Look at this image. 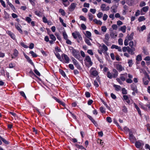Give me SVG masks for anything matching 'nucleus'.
<instances>
[{"label": "nucleus", "mask_w": 150, "mask_h": 150, "mask_svg": "<svg viewBox=\"0 0 150 150\" xmlns=\"http://www.w3.org/2000/svg\"><path fill=\"white\" fill-rule=\"evenodd\" d=\"M76 4L75 3H73L71 4L69 8V9L70 11H73L76 7Z\"/></svg>", "instance_id": "obj_4"}, {"label": "nucleus", "mask_w": 150, "mask_h": 150, "mask_svg": "<svg viewBox=\"0 0 150 150\" xmlns=\"http://www.w3.org/2000/svg\"><path fill=\"white\" fill-rule=\"evenodd\" d=\"M145 20V18L144 16H141L138 19V21L140 22L143 21Z\"/></svg>", "instance_id": "obj_41"}, {"label": "nucleus", "mask_w": 150, "mask_h": 150, "mask_svg": "<svg viewBox=\"0 0 150 150\" xmlns=\"http://www.w3.org/2000/svg\"><path fill=\"white\" fill-rule=\"evenodd\" d=\"M55 55L57 57V58L60 61H62V57L61 58L60 54L59 53H57L55 54Z\"/></svg>", "instance_id": "obj_37"}, {"label": "nucleus", "mask_w": 150, "mask_h": 150, "mask_svg": "<svg viewBox=\"0 0 150 150\" xmlns=\"http://www.w3.org/2000/svg\"><path fill=\"white\" fill-rule=\"evenodd\" d=\"M29 53L33 57H38V55L33 51H30Z\"/></svg>", "instance_id": "obj_31"}, {"label": "nucleus", "mask_w": 150, "mask_h": 150, "mask_svg": "<svg viewBox=\"0 0 150 150\" xmlns=\"http://www.w3.org/2000/svg\"><path fill=\"white\" fill-rule=\"evenodd\" d=\"M34 72L35 73V74L38 76H40V73L36 69H34Z\"/></svg>", "instance_id": "obj_57"}, {"label": "nucleus", "mask_w": 150, "mask_h": 150, "mask_svg": "<svg viewBox=\"0 0 150 150\" xmlns=\"http://www.w3.org/2000/svg\"><path fill=\"white\" fill-rule=\"evenodd\" d=\"M129 47V46L127 47H123L122 48V51L123 52H125L127 51L128 48Z\"/></svg>", "instance_id": "obj_63"}, {"label": "nucleus", "mask_w": 150, "mask_h": 150, "mask_svg": "<svg viewBox=\"0 0 150 150\" xmlns=\"http://www.w3.org/2000/svg\"><path fill=\"white\" fill-rule=\"evenodd\" d=\"M142 60V57L141 55H138L137 56L136 58V60L138 61H141Z\"/></svg>", "instance_id": "obj_53"}, {"label": "nucleus", "mask_w": 150, "mask_h": 150, "mask_svg": "<svg viewBox=\"0 0 150 150\" xmlns=\"http://www.w3.org/2000/svg\"><path fill=\"white\" fill-rule=\"evenodd\" d=\"M135 48H130L129 47L128 48L127 52L129 53L132 55L134 54V51H135Z\"/></svg>", "instance_id": "obj_7"}, {"label": "nucleus", "mask_w": 150, "mask_h": 150, "mask_svg": "<svg viewBox=\"0 0 150 150\" xmlns=\"http://www.w3.org/2000/svg\"><path fill=\"white\" fill-rule=\"evenodd\" d=\"M146 5V3L144 1H141L139 4V6L141 7H143Z\"/></svg>", "instance_id": "obj_61"}, {"label": "nucleus", "mask_w": 150, "mask_h": 150, "mask_svg": "<svg viewBox=\"0 0 150 150\" xmlns=\"http://www.w3.org/2000/svg\"><path fill=\"white\" fill-rule=\"evenodd\" d=\"M127 73L124 74H121L120 78L121 80L124 81L125 80L126 78L127 77Z\"/></svg>", "instance_id": "obj_10"}, {"label": "nucleus", "mask_w": 150, "mask_h": 150, "mask_svg": "<svg viewBox=\"0 0 150 150\" xmlns=\"http://www.w3.org/2000/svg\"><path fill=\"white\" fill-rule=\"evenodd\" d=\"M8 4L13 11H14L16 9L15 7L10 2H8Z\"/></svg>", "instance_id": "obj_40"}, {"label": "nucleus", "mask_w": 150, "mask_h": 150, "mask_svg": "<svg viewBox=\"0 0 150 150\" xmlns=\"http://www.w3.org/2000/svg\"><path fill=\"white\" fill-rule=\"evenodd\" d=\"M100 112L103 113H105V109L103 107H101L100 108Z\"/></svg>", "instance_id": "obj_54"}, {"label": "nucleus", "mask_w": 150, "mask_h": 150, "mask_svg": "<svg viewBox=\"0 0 150 150\" xmlns=\"http://www.w3.org/2000/svg\"><path fill=\"white\" fill-rule=\"evenodd\" d=\"M50 38L53 41H55L56 40V38L53 34H50Z\"/></svg>", "instance_id": "obj_39"}, {"label": "nucleus", "mask_w": 150, "mask_h": 150, "mask_svg": "<svg viewBox=\"0 0 150 150\" xmlns=\"http://www.w3.org/2000/svg\"><path fill=\"white\" fill-rule=\"evenodd\" d=\"M28 62L30 63L32 65H34L33 63L32 62V60L28 56H26V58Z\"/></svg>", "instance_id": "obj_30"}, {"label": "nucleus", "mask_w": 150, "mask_h": 150, "mask_svg": "<svg viewBox=\"0 0 150 150\" xmlns=\"http://www.w3.org/2000/svg\"><path fill=\"white\" fill-rule=\"evenodd\" d=\"M122 93L123 94H126L127 93V91L125 88H123L122 89Z\"/></svg>", "instance_id": "obj_52"}, {"label": "nucleus", "mask_w": 150, "mask_h": 150, "mask_svg": "<svg viewBox=\"0 0 150 150\" xmlns=\"http://www.w3.org/2000/svg\"><path fill=\"white\" fill-rule=\"evenodd\" d=\"M106 119L107 121L109 123H111L112 121L111 118L109 117H107Z\"/></svg>", "instance_id": "obj_58"}, {"label": "nucleus", "mask_w": 150, "mask_h": 150, "mask_svg": "<svg viewBox=\"0 0 150 150\" xmlns=\"http://www.w3.org/2000/svg\"><path fill=\"white\" fill-rule=\"evenodd\" d=\"M112 29H111L113 30H117V29L118 27L117 25L116 24H113L112 25Z\"/></svg>", "instance_id": "obj_45"}, {"label": "nucleus", "mask_w": 150, "mask_h": 150, "mask_svg": "<svg viewBox=\"0 0 150 150\" xmlns=\"http://www.w3.org/2000/svg\"><path fill=\"white\" fill-rule=\"evenodd\" d=\"M25 20L28 23H30V22H31L32 21L31 18L28 17H25Z\"/></svg>", "instance_id": "obj_47"}, {"label": "nucleus", "mask_w": 150, "mask_h": 150, "mask_svg": "<svg viewBox=\"0 0 150 150\" xmlns=\"http://www.w3.org/2000/svg\"><path fill=\"white\" fill-rule=\"evenodd\" d=\"M100 8L102 11H108L110 10V8L109 6H106L105 4H102L100 6Z\"/></svg>", "instance_id": "obj_3"}, {"label": "nucleus", "mask_w": 150, "mask_h": 150, "mask_svg": "<svg viewBox=\"0 0 150 150\" xmlns=\"http://www.w3.org/2000/svg\"><path fill=\"white\" fill-rule=\"evenodd\" d=\"M4 18L6 20H8L9 18V14L5 11H4Z\"/></svg>", "instance_id": "obj_19"}, {"label": "nucleus", "mask_w": 150, "mask_h": 150, "mask_svg": "<svg viewBox=\"0 0 150 150\" xmlns=\"http://www.w3.org/2000/svg\"><path fill=\"white\" fill-rule=\"evenodd\" d=\"M112 71L113 72V73L112 74L113 78H116L118 76V72L117 71L116 69H112Z\"/></svg>", "instance_id": "obj_13"}, {"label": "nucleus", "mask_w": 150, "mask_h": 150, "mask_svg": "<svg viewBox=\"0 0 150 150\" xmlns=\"http://www.w3.org/2000/svg\"><path fill=\"white\" fill-rule=\"evenodd\" d=\"M129 136V139L132 142H134L135 139V137L133 134H131V135Z\"/></svg>", "instance_id": "obj_26"}, {"label": "nucleus", "mask_w": 150, "mask_h": 150, "mask_svg": "<svg viewBox=\"0 0 150 150\" xmlns=\"http://www.w3.org/2000/svg\"><path fill=\"white\" fill-rule=\"evenodd\" d=\"M110 38V36L108 34H106L105 35V39L104 40H106L107 41L109 40Z\"/></svg>", "instance_id": "obj_46"}, {"label": "nucleus", "mask_w": 150, "mask_h": 150, "mask_svg": "<svg viewBox=\"0 0 150 150\" xmlns=\"http://www.w3.org/2000/svg\"><path fill=\"white\" fill-rule=\"evenodd\" d=\"M98 74V72L96 70H93L92 71L91 74L94 76H97Z\"/></svg>", "instance_id": "obj_34"}, {"label": "nucleus", "mask_w": 150, "mask_h": 150, "mask_svg": "<svg viewBox=\"0 0 150 150\" xmlns=\"http://www.w3.org/2000/svg\"><path fill=\"white\" fill-rule=\"evenodd\" d=\"M59 13H61V15L63 16H65L66 14V13L64 10L62 8L59 9Z\"/></svg>", "instance_id": "obj_27"}, {"label": "nucleus", "mask_w": 150, "mask_h": 150, "mask_svg": "<svg viewBox=\"0 0 150 150\" xmlns=\"http://www.w3.org/2000/svg\"><path fill=\"white\" fill-rule=\"evenodd\" d=\"M134 105L135 107L137 109V111L138 113L140 116H141V112L139 108L138 107L137 105L135 103H134Z\"/></svg>", "instance_id": "obj_18"}, {"label": "nucleus", "mask_w": 150, "mask_h": 150, "mask_svg": "<svg viewBox=\"0 0 150 150\" xmlns=\"http://www.w3.org/2000/svg\"><path fill=\"white\" fill-rule=\"evenodd\" d=\"M113 86L115 88V90L117 91H118L121 90V87L120 86L114 84Z\"/></svg>", "instance_id": "obj_21"}, {"label": "nucleus", "mask_w": 150, "mask_h": 150, "mask_svg": "<svg viewBox=\"0 0 150 150\" xmlns=\"http://www.w3.org/2000/svg\"><path fill=\"white\" fill-rule=\"evenodd\" d=\"M144 145V144L142 143V141H137L135 143V146L138 148H140L141 146Z\"/></svg>", "instance_id": "obj_5"}, {"label": "nucleus", "mask_w": 150, "mask_h": 150, "mask_svg": "<svg viewBox=\"0 0 150 150\" xmlns=\"http://www.w3.org/2000/svg\"><path fill=\"white\" fill-rule=\"evenodd\" d=\"M94 22L96 24L100 25H101L102 24V22L100 21H98L96 19H95L93 20Z\"/></svg>", "instance_id": "obj_20"}, {"label": "nucleus", "mask_w": 150, "mask_h": 150, "mask_svg": "<svg viewBox=\"0 0 150 150\" xmlns=\"http://www.w3.org/2000/svg\"><path fill=\"white\" fill-rule=\"evenodd\" d=\"M84 40L85 42L87 45L90 46H91L92 45V44L90 42L89 39L86 38H85Z\"/></svg>", "instance_id": "obj_24"}, {"label": "nucleus", "mask_w": 150, "mask_h": 150, "mask_svg": "<svg viewBox=\"0 0 150 150\" xmlns=\"http://www.w3.org/2000/svg\"><path fill=\"white\" fill-rule=\"evenodd\" d=\"M143 81L145 85H147L149 83V81L146 80V77H144L143 78Z\"/></svg>", "instance_id": "obj_25"}, {"label": "nucleus", "mask_w": 150, "mask_h": 150, "mask_svg": "<svg viewBox=\"0 0 150 150\" xmlns=\"http://www.w3.org/2000/svg\"><path fill=\"white\" fill-rule=\"evenodd\" d=\"M129 40H128L126 38L124 41V44L125 46H127L128 44V42Z\"/></svg>", "instance_id": "obj_62"}, {"label": "nucleus", "mask_w": 150, "mask_h": 150, "mask_svg": "<svg viewBox=\"0 0 150 150\" xmlns=\"http://www.w3.org/2000/svg\"><path fill=\"white\" fill-rule=\"evenodd\" d=\"M88 16L90 20L92 21L93 18V16L91 13H89L88 14Z\"/></svg>", "instance_id": "obj_56"}, {"label": "nucleus", "mask_w": 150, "mask_h": 150, "mask_svg": "<svg viewBox=\"0 0 150 150\" xmlns=\"http://www.w3.org/2000/svg\"><path fill=\"white\" fill-rule=\"evenodd\" d=\"M78 38H79V39L77 40V41L78 43H79L80 40L81 41L82 40V37L80 34H79V35H78Z\"/></svg>", "instance_id": "obj_50"}, {"label": "nucleus", "mask_w": 150, "mask_h": 150, "mask_svg": "<svg viewBox=\"0 0 150 150\" xmlns=\"http://www.w3.org/2000/svg\"><path fill=\"white\" fill-rule=\"evenodd\" d=\"M59 71L61 75L64 77L66 76V75L64 72L61 69H59Z\"/></svg>", "instance_id": "obj_44"}, {"label": "nucleus", "mask_w": 150, "mask_h": 150, "mask_svg": "<svg viewBox=\"0 0 150 150\" xmlns=\"http://www.w3.org/2000/svg\"><path fill=\"white\" fill-rule=\"evenodd\" d=\"M63 35L64 39L66 40L68 39V36L65 31H64L62 33Z\"/></svg>", "instance_id": "obj_35"}, {"label": "nucleus", "mask_w": 150, "mask_h": 150, "mask_svg": "<svg viewBox=\"0 0 150 150\" xmlns=\"http://www.w3.org/2000/svg\"><path fill=\"white\" fill-rule=\"evenodd\" d=\"M103 50L105 51H106L108 50V48L104 44H103L102 46Z\"/></svg>", "instance_id": "obj_48"}, {"label": "nucleus", "mask_w": 150, "mask_h": 150, "mask_svg": "<svg viewBox=\"0 0 150 150\" xmlns=\"http://www.w3.org/2000/svg\"><path fill=\"white\" fill-rule=\"evenodd\" d=\"M126 38L129 40H131L133 39V38L131 37L130 35H128Z\"/></svg>", "instance_id": "obj_64"}, {"label": "nucleus", "mask_w": 150, "mask_h": 150, "mask_svg": "<svg viewBox=\"0 0 150 150\" xmlns=\"http://www.w3.org/2000/svg\"><path fill=\"white\" fill-rule=\"evenodd\" d=\"M20 25L19 23L15 24V27L16 29L19 31L21 34L23 33V31L20 28Z\"/></svg>", "instance_id": "obj_14"}, {"label": "nucleus", "mask_w": 150, "mask_h": 150, "mask_svg": "<svg viewBox=\"0 0 150 150\" xmlns=\"http://www.w3.org/2000/svg\"><path fill=\"white\" fill-rule=\"evenodd\" d=\"M129 66V67H131L133 63L132 62V59L129 60L128 62Z\"/></svg>", "instance_id": "obj_49"}, {"label": "nucleus", "mask_w": 150, "mask_h": 150, "mask_svg": "<svg viewBox=\"0 0 150 150\" xmlns=\"http://www.w3.org/2000/svg\"><path fill=\"white\" fill-rule=\"evenodd\" d=\"M86 62L89 63L90 66H91L93 64V62H91L90 57L89 56H87L85 59Z\"/></svg>", "instance_id": "obj_9"}, {"label": "nucleus", "mask_w": 150, "mask_h": 150, "mask_svg": "<svg viewBox=\"0 0 150 150\" xmlns=\"http://www.w3.org/2000/svg\"><path fill=\"white\" fill-rule=\"evenodd\" d=\"M62 1L64 2H67V3H64L63 4L65 6H68L70 4L69 2L68 1V0H62Z\"/></svg>", "instance_id": "obj_29"}, {"label": "nucleus", "mask_w": 150, "mask_h": 150, "mask_svg": "<svg viewBox=\"0 0 150 150\" xmlns=\"http://www.w3.org/2000/svg\"><path fill=\"white\" fill-rule=\"evenodd\" d=\"M7 34L11 38L13 39L14 40L15 39V37L13 33H12L11 31H8L6 32Z\"/></svg>", "instance_id": "obj_15"}, {"label": "nucleus", "mask_w": 150, "mask_h": 150, "mask_svg": "<svg viewBox=\"0 0 150 150\" xmlns=\"http://www.w3.org/2000/svg\"><path fill=\"white\" fill-rule=\"evenodd\" d=\"M71 59H72L74 65H75L76 64L78 63V62H77V60L74 57H72L71 58Z\"/></svg>", "instance_id": "obj_59"}, {"label": "nucleus", "mask_w": 150, "mask_h": 150, "mask_svg": "<svg viewBox=\"0 0 150 150\" xmlns=\"http://www.w3.org/2000/svg\"><path fill=\"white\" fill-rule=\"evenodd\" d=\"M116 68L119 71H121L124 70V68L122 67L121 65L119 64L116 65Z\"/></svg>", "instance_id": "obj_12"}, {"label": "nucleus", "mask_w": 150, "mask_h": 150, "mask_svg": "<svg viewBox=\"0 0 150 150\" xmlns=\"http://www.w3.org/2000/svg\"><path fill=\"white\" fill-rule=\"evenodd\" d=\"M101 101L102 102V103L104 104V105L106 107L110 110H110V108L108 106L107 104L103 100H101Z\"/></svg>", "instance_id": "obj_42"}, {"label": "nucleus", "mask_w": 150, "mask_h": 150, "mask_svg": "<svg viewBox=\"0 0 150 150\" xmlns=\"http://www.w3.org/2000/svg\"><path fill=\"white\" fill-rule=\"evenodd\" d=\"M126 3L128 5L131 6L132 5L133 1L132 0H127Z\"/></svg>", "instance_id": "obj_36"}, {"label": "nucleus", "mask_w": 150, "mask_h": 150, "mask_svg": "<svg viewBox=\"0 0 150 150\" xmlns=\"http://www.w3.org/2000/svg\"><path fill=\"white\" fill-rule=\"evenodd\" d=\"M18 50L16 49H15L13 51V55L15 57H16L18 56Z\"/></svg>", "instance_id": "obj_38"}, {"label": "nucleus", "mask_w": 150, "mask_h": 150, "mask_svg": "<svg viewBox=\"0 0 150 150\" xmlns=\"http://www.w3.org/2000/svg\"><path fill=\"white\" fill-rule=\"evenodd\" d=\"M86 36L90 40H92V39L90 38L91 36V33L88 31H86Z\"/></svg>", "instance_id": "obj_17"}, {"label": "nucleus", "mask_w": 150, "mask_h": 150, "mask_svg": "<svg viewBox=\"0 0 150 150\" xmlns=\"http://www.w3.org/2000/svg\"><path fill=\"white\" fill-rule=\"evenodd\" d=\"M107 76L110 79H111L112 78H113V75L110 71H108L107 72Z\"/></svg>", "instance_id": "obj_33"}, {"label": "nucleus", "mask_w": 150, "mask_h": 150, "mask_svg": "<svg viewBox=\"0 0 150 150\" xmlns=\"http://www.w3.org/2000/svg\"><path fill=\"white\" fill-rule=\"evenodd\" d=\"M59 20L60 22L62 23V25L64 27H66V25L65 23L64 22L63 20L62 19L61 17L59 18Z\"/></svg>", "instance_id": "obj_43"}, {"label": "nucleus", "mask_w": 150, "mask_h": 150, "mask_svg": "<svg viewBox=\"0 0 150 150\" xmlns=\"http://www.w3.org/2000/svg\"><path fill=\"white\" fill-rule=\"evenodd\" d=\"M110 35L111 38H115L117 36V35L115 34L113 30H112L111 28L110 29Z\"/></svg>", "instance_id": "obj_11"}, {"label": "nucleus", "mask_w": 150, "mask_h": 150, "mask_svg": "<svg viewBox=\"0 0 150 150\" xmlns=\"http://www.w3.org/2000/svg\"><path fill=\"white\" fill-rule=\"evenodd\" d=\"M69 49L71 51L73 56L76 59H79L81 57L79 51L71 46L69 47Z\"/></svg>", "instance_id": "obj_1"}, {"label": "nucleus", "mask_w": 150, "mask_h": 150, "mask_svg": "<svg viewBox=\"0 0 150 150\" xmlns=\"http://www.w3.org/2000/svg\"><path fill=\"white\" fill-rule=\"evenodd\" d=\"M131 87L132 90L133 91H134L137 93H138V91L137 88V86L134 83H132L131 85Z\"/></svg>", "instance_id": "obj_6"}, {"label": "nucleus", "mask_w": 150, "mask_h": 150, "mask_svg": "<svg viewBox=\"0 0 150 150\" xmlns=\"http://www.w3.org/2000/svg\"><path fill=\"white\" fill-rule=\"evenodd\" d=\"M80 33L78 32H75L72 33V35L74 39H76L78 37V35Z\"/></svg>", "instance_id": "obj_16"}, {"label": "nucleus", "mask_w": 150, "mask_h": 150, "mask_svg": "<svg viewBox=\"0 0 150 150\" xmlns=\"http://www.w3.org/2000/svg\"><path fill=\"white\" fill-rule=\"evenodd\" d=\"M61 56L62 59L65 60V63H69L70 60V59L66 54H63Z\"/></svg>", "instance_id": "obj_2"}, {"label": "nucleus", "mask_w": 150, "mask_h": 150, "mask_svg": "<svg viewBox=\"0 0 150 150\" xmlns=\"http://www.w3.org/2000/svg\"><path fill=\"white\" fill-rule=\"evenodd\" d=\"M118 43L120 45H123V40L121 38H119L118 40Z\"/></svg>", "instance_id": "obj_60"}, {"label": "nucleus", "mask_w": 150, "mask_h": 150, "mask_svg": "<svg viewBox=\"0 0 150 150\" xmlns=\"http://www.w3.org/2000/svg\"><path fill=\"white\" fill-rule=\"evenodd\" d=\"M126 27L125 25H124L122 26H121L120 28V30L122 31V32L124 33L125 32L126 30Z\"/></svg>", "instance_id": "obj_28"}, {"label": "nucleus", "mask_w": 150, "mask_h": 150, "mask_svg": "<svg viewBox=\"0 0 150 150\" xmlns=\"http://www.w3.org/2000/svg\"><path fill=\"white\" fill-rule=\"evenodd\" d=\"M96 57L97 58V59H98V60L100 62L103 63V61L102 60L100 59L98 55L97 54L96 55Z\"/></svg>", "instance_id": "obj_55"}, {"label": "nucleus", "mask_w": 150, "mask_h": 150, "mask_svg": "<svg viewBox=\"0 0 150 150\" xmlns=\"http://www.w3.org/2000/svg\"><path fill=\"white\" fill-rule=\"evenodd\" d=\"M87 117L93 123L95 126H97L98 125L97 122L95 121V120L93 119L91 116L88 115H87Z\"/></svg>", "instance_id": "obj_8"}, {"label": "nucleus", "mask_w": 150, "mask_h": 150, "mask_svg": "<svg viewBox=\"0 0 150 150\" xmlns=\"http://www.w3.org/2000/svg\"><path fill=\"white\" fill-rule=\"evenodd\" d=\"M149 7L148 6H145L142 8L141 9V11H143L144 12H146L149 10Z\"/></svg>", "instance_id": "obj_23"}, {"label": "nucleus", "mask_w": 150, "mask_h": 150, "mask_svg": "<svg viewBox=\"0 0 150 150\" xmlns=\"http://www.w3.org/2000/svg\"><path fill=\"white\" fill-rule=\"evenodd\" d=\"M129 46L131 47V48H134V43L132 41H130L129 43Z\"/></svg>", "instance_id": "obj_51"}, {"label": "nucleus", "mask_w": 150, "mask_h": 150, "mask_svg": "<svg viewBox=\"0 0 150 150\" xmlns=\"http://www.w3.org/2000/svg\"><path fill=\"white\" fill-rule=\"evenodd\" d=\"M0 139L5 144L7 145L9 144V142L8 141L6 140L5 139L2 137L1 136H0Z\"/></svg>", "instance_id": "obj_22"}, {"label": "nucleus", "mask_w": 150, "mask_h": 150, "mask_svg": "<svg viewBox=\"0 0 150 150\" xmlns=\"http://www.w3.org/2000/svg\"><path fill=\"white\" fill-rule=\"evenodd\" d=\"M122 110L123 112L125 113H127V108L125 105L123 106L122 107Z\"/></svg>", "instance_id": "obj_32"}]
</instances>
